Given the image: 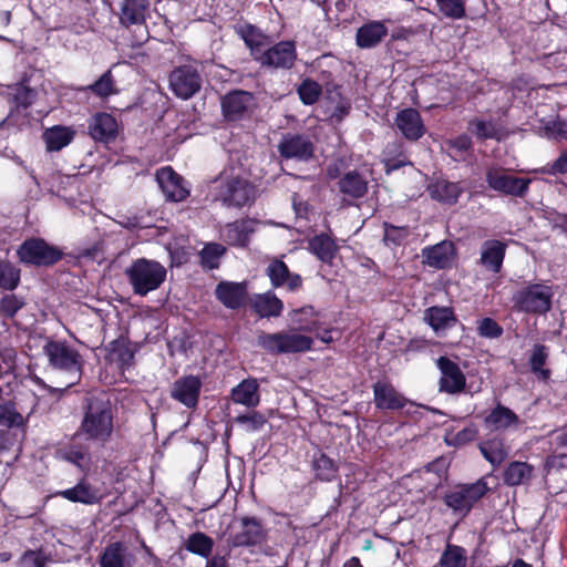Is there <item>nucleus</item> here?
<instances>
[{
	"label": "nucleus",
	"instance_id": "obj_1",
	"mask_svg": "<svg viewBox=\"0 0 567 567\" xmlns=\"http://www.w3.org/2000/svg\"><path fill=\"white\" fill-rule=\"evenodd\" d=\"M116 409L105 395H91L82 404V417L75 437L105 445L113 436Z\"/></svg>",
	"mask_w": 567,
	"mask_h": 567
},
{
	"label": "nucleus",
	"instance_id": "obj_2",
	"mask_svg": "<svg viewBox=\"0 0 567 567\" xmlns=\"http://www.w3.org/2000/svg\"><path fill=\"white\" fill-rule=\"evenodd\" d=\"M487 477L482 476L473 483H458L445 491L442 501L460 518L467 517L473 508L489 493Z\"/></svg>",
	"mask_w": 567,
	"mask_h": 567
},
{
	"label": "nucleus",
	"instance_id": "obj_3",
	"mask_svg": "<svg viewBox=\"0 0 567 567\" xmlns=\"http://www.w3.org/2000/svg\"><path fill=\"white\" fill-rule=\"evenodd\" d=\"M555 291L545 282H525L512 296L513 309L533 316H545L553 308Z\"/></svg>",
	"mask_w": 567,
	"mask_h": 567
},
{
	"label": "nucleus",
	"instance_id": "obj_4",
	"mask_svg": "<svg viewBox=\"0 0 567 567\" xmlns=\"http://www.w3.org/2000/svg\"><path fill=\"white\" fill-rule=\"evenodd\" d=\"M125 275L133 292L144 297L163 285L166 280L167 270L159 261L142 257L135 259L126 268Z\"/></svg>",
	"mask_w": 567,
	"mask_h": 567
},
{
	"label": "nucleus",
	"instance_id": "obj_5",
	"mask_svg": "<svg viewBox=\"0 0 567 567\" xmlns=\"http://www.w3.org/2000/svg\"><path fill=\"white\" fill-rule=\"evenodd\" d=\"M64 252L44 238L30 237L24 239L17 249L18 260L24 266L48 268L63 259Z\"/></svg>",
	"mask_w": 567,
	"mask_h": 567
},
{
	"label": "nucleus",
	"instance_id": "obj_6",
	"mask_svg": "<svg viewBox=\"0 0 567 567\" xmlns=\"http://www.w3.org/2000/svg\"><path fill=\"white\" fill-rule=\"evenodd\" d=\"M313 340L305 334L280 332H260L257 346L269 354L298 353L311 350Z\"/></svg>",
	"mask_w": 567,
	"mask_h": 567
},
{
	"label": "nucleus",
	"instance_id": "obj_7",
	"mask_svg": "<svg viewBox=\"0 0 567 567\" xmlns=\"http://www.w3.org/2000/svg\"><path fill=\"white\" fill-rule=\"evenodd\" d=\"M215 199L226 207L241 208L251 205L256 198L255 186L239 176L217 181Z\"/></svg>",
	"mask_w": 567,
	"mask_h": 567
},
{
	"label": "nucleus",
	"instance_id": "obj_8",
	"mask_svg": "<svg viewBox=\"0 0 567 567\" xmlns=\"http://www.w3.org/2000/svg\"><path fill=\"white\" fill-rule=\"evenodd\" d=\"M267 538L262 520L256 516H241L233 523L227 538L230 547L261 545Z\"/></svg>",
	"mask_w": 567,
	"mask_h": 567
},
{
	"label": "nucleus",
	"instance_id": "obj_9",
	"mask_svg": "<svg viewBox=\"0 0 567 567\" xmlns=\"http://www.w3.org/2000/svg\"><path fill=\"white\" fill-rule=\"evenodd\" d=\"M282 159L307 163L315 156L316 145L312 136L305 132H286L277 144Z\"/></svg>",
	"mask_w": 567,
	"mask_h": 567
},
{
	"label": "nucleus",
	"instance_id": "obj_10",
	"mask_svg": "<svg viewBox=\"0 0 567 567\" xmlns=\"http://www.w3.org/2000/svg\"><path fill=\"white\" fill-rule=\"evenodd\" d=\"M485 181L488 187L504 196L524 198L532 183L530 178L507 173L504 167L492 166L486 169Z\"/></svg>",
	"mask_w": 567,
	"mask_h": 567
},
{
	"label": "nucleus",
	"instance_id": "obj_11",
	"mask_svg": "<svg viewBox=\"0 0 567 567\" xmlns=\"http://www.w3.org/2000/svg\"><path fill=\"white\" fill-rule=\"evenodd\" d=\"M255 107V94L246 90L234 89L220 97L221 115L228 123L249 118Z\"/></svg>",
	"mask_w": 567,
	"mask_h": 567
},
{
	"label": "nucleus",
	"instance_id": "obj_12",
	"mask_svg": "<svg viewBox=\"0 0 567 567\" xmlns=\"http://www.w3.org/2000/svg\"><path fill=\"white\" fill-rule=\"evenodd\" d=\"M43 353L54 369L66 372H82L84 364L82 355L65 340L48 339L43 347Z\"/></svg>",
	"mask_w": 567,
	"mask_h": 567
},
{
	"label": "nucleus",
	"instance_id": "obj_13",
	"mask_svg": "<svg viewBox=\"0 0 567 567\" xmlns=\"http://www.w3.org/2000/svg\"><path fill=\"white\" fill-rule=\"evenodd\" d=\"M297 58L296 42L292 40H284L268 49L265 48L256 62L259 63L261 68L291 70L296 64Z\"/></svg>",
	"mask_w": 567,
	"mask_h": 567
},
{
	"label": "nucleus",
	"instance_id": "obj_14",
	"mask_svg": "<svg viewBox=\"0 0 567 567\" xmlns=\"http://www.w3.org/2000/svg\"><path fill=\"white\" fill-rule=\"evenodd\" d=\"M373 404L379 411L396 412L403 410L412 402L401 393L391 382L388 375L377 380L372 384Z\"/></svg>",
	"mask_w": 567,
	"mask_h": 567
},
{
	"label": "nucleus",
	"instance_id": "obj_15",
	"mask_svg": "<svg viewBox=\"0 0 567 567\" xmlns=\"http://www.w3.org/2000/svg\"><path fill=\"white\" fill-rule=\"evenodd\" d=\"M168 80L172 92L182 100L193 97L202 87L199 71L192 64L176 66Z\"/></svg>",
	"mask_w": 567,
	"mask_h": 567
},
{
	"label": "nucleus",
	"instance_id": "obj_16",
	"mask_svg": "<svg viewBox=\"0 0 567 567\" xmlns=\"http://www.w3.org/2000/svg\"><path fill=\"white\" fill-rule=\"evenodd\" d=\"M441 372L439 391L447 394H457L465 390L466 378L460 365L450 358L442 355L436 360Z\"/></svg>",
	"mask_w": 567,
	"mask_h": 567
},
{
	"label": "nucleus",
	"instance_id": "obj_17",
	"mask_svg": "<svg viewBox=\"0 0 567 567\" xmlns=\"http://www.w3.org/2000/svg\"><path fill=\"white\" fill-rule=\"evenodd\" d=\"M203 382L198 375H183L176 379L171 386V398L187 409H196L199 403Z\"/></svg>",
	"mask_w": 567,
	"mask_h": 567
},
{
	"label": "nucleus",
	"instance_id": "obj_18",
	"mask_svg": "<svg viewBox=\"0 0 567 567\" xmlns=\"http://www.w3.org/2000/svg\"><path fill=\"white\" fill-rule=\"evenodd\" d=\"M91 443L92 442H87L83 437H75L74 433L68 444L56 450L55 456L59 460L74 465L80 471L86 472L92 462Z\"/></svg>",
	"mask_w": 567,
	"mask_h": 567
},
{
	"label": "nucleus",
	"instance_id": "obj_19",
	"mask_svg": "<svg viewBox=\"0 0 567 567\" xmlns=\"http://www.w3.org/2000/svg\"><path fill=\"white\" fill-rule=\"evenodd\" d=\"M156 181L166 199L169 202H183L190 194L183 176L177 174L171 166L159 168L156 172Z\"/></svg>",
	"mask_w": 567,
	"mask_h": 567
},
{
	"label": "nucleus",
	"instance_id": "obj_20",
	"mask_svg": "<svg viewBox=\"0 0 567 567\" xmlns=\"http://www.w3.org/2000/svg\"><path fill=\"white\" fill-rule=\"evenodd\" d=\"M272 288H286L287 291L295 292L302 288V277L299 274L291 272L288 265L278 258L272 259L266 270Z\"/></svg>",
	"mask_w": 567,
	"mask_h": 567
},
{
	"label": "nucleus",
	"instance_id": "obj_21",
	"mask_svg": "<svg viewBox=\"0 0 567 567\" xmlns=\"http://www.w3.org/2000/svg\"><path fill=\"white\" fill-rule=\"evenodd\" d=\"M506 250V241L499 239H486L481 245V254L477 264L487 272L497 275L503 269Z\"/></svg>",
	"mask_w": 567,
	"mask_h": 567
},
{
	"label": "nucleus",
	"instance_id": "obj_22",
	"mask_svg": "<svg viewBox=\"0 0 567 567\" xmlns=\"http://www.w3.org/2000/svg\"><path fill=\"white\" fill-rule=\"evenodd\" d=\"M396 128L410 142H417L426 133L421 113L413 107H405L396 113L394 118Z\"/></svg>",
	"mask_w": 567,
	"mask_h": 567
},
{
	"label": "nucleus",
	"instance_id": "obj_23",
	"mask_svg": "<svg viewBox=\"0 0 567 567\" xmlns=\"http://www.w3.org/2000/svg\"><path fill=\"white\" fill-rule=\"evenodd\" d=\"M215 297L227 309L238 310L248 298L247 282L220 281L215 288Z\"/></svg>",
	"mask_w": 567,
	"mask_h": 567
},
{
	"label": "nucleus",
	"instance_id": "obj_24",
	"mask_svg": "<svg viewBox=\"0 0 567 567\" xmlns=\"http://www.w3.org/2000/svg\"><path fill=\"white\" fill-rule=\"evenodd\" d=\"M54 496L83 505H95L102 501L100 489L93 486L85 476L80 478L74 486L55 492Z\"/></svg>",
	"mask_w": 567,
	"mask_h": 567
},
{
	"label": "nucleus",
	"instance_id": "obj_25",
	"mask_svg": "<svg viewBox=\"0 0 567 567\" xmlns=\"http://www.w3.org/2000/svg\"><path fill=\"white\" fill-rule=\"evenodd\" d=\"M104 359L109 363L115 362L122 372L133 367L135 361V351L131 349L130 341L126 337L118 338L109 342L105 348Z\"/></svg>",
	"mask_w": 567,
	"mask_h": 567
},
{
	"label": "nucleus",
	"instance_id": "obj_26",
	"mask_svg": "<svg viewBox=\"0 0 567 567\" xmlns=\"http://www.w3.org/2000/svg\"><path fill=\"white\" fill-rule=\"evenodd\" d=\"M135 557L123 542L107 544L99 556L100 567H134Z\"/></svg>",
	"mask_w": 567,
	"mask_h": 567
},
{
	"label": "nucleus",
	"instance_id": "obj_27",
	"mask_svg": "<svg viewBox=\"0 0 567 567\" xmlns=\"http://www.w3.org/2000/svg\"><path fill=\"white\" fill-rule=\"evenodd\" d=\"M87 128L94 141L110 143L116 138L118 125L113 115L100 112L90 120Z\"/></svg>",
	"mask_w": 567,
	"mask_h": 567
},
{
	"label": "nucleus",
	"instance_id": "obj_28",
	"mask_svg": "<svg viewBox=\"0 0 567 567\" xmlns=\"http://www.w3.org/2000/svg\"><path fill=\"white\" fill-rule=\"evenodd\" d=\"M388 35V28L382 21L370 20L357 29L355 44L360 49L378 47Z\"/></svg>",
	"mask_w": 567,
	"mask_h": 567
},
{
	"label": "nucleus",
	"instance_id": "obj_29",
	"mask_svg": "<svg viewBox=\"0 0 567 567\" xmlns=\"http://www.w3.org/2000/svg\"><path fill=\"white\" fill-rule=\"evenodd\" d=\"M237 34L249 49V54L254 61L260 56V53L269 44V37L265 34L258 27L251 23H245L236 28Z\"/></svg>",
	"mask_w": 567,
	"mask_h": 567
},
{
	"label": "nucleus",
	"instance_id": "obj_30",
	"mask_svg": "<svg viewBox=\"0 0 567 567\" xmlns=\"http://www.w3.org/2000/svg\"><path fill=\"white\" fill-rule=\"evenodd\" d=\"M427 189L432 199L450 206L455 205L464 193L461 183L450 182L444 178H437Z\"/></svg>",
	"mask_w": 567,
	"mask_h": 567
},
{
	"label": "nucleus",
	"instance_id": "obj_31",
	"mask_svg": "<svg viewBox=\"0 0 567 567\" xmlns=\"http://www.w3.org/2000/svg\"><path fill=\"white\" fill-rule=\"evenodd\" d=\"M422 256L430 267L445 269L455 256V247L452 241L443 240L434 246L425 247L422 250Z\"/></svg>",
	"mask_w": 567,
	"mask_h": 567
},
{
	"label": "nucleus",
	"instance_id": "obj_32",
	"mask_svg": "<svg viewBox=\"0 0 567 567\" xmlns=\"http://www.w3.org/2000/svg\"><path fill=\"white\" fill-rule=\"evenodd\" d=\"M523 422L519 416L502 403H497V405L484 417L485 426L494 431H505L511 427H518Z\"/></svg>",
	"mask_w": 567,
	"mask_h": 567
},
{
	"label": "nucleus",
	"instance_id": "obj_33",
	"mask_svg": "<svg viewBox=\"0 0 567 567\" xmlns=\"http://www.w3.org/2000/svg\"><path fill=\"white\" fill-rule=\"evenodd\" d=\"M338 189L344 198L360 199L367 195L369 183L363 175L353 169L344 173L339 178Z\"/></svg>",
	"mask_w": 567,
	"mask_h": 567
},
{
	"label": "nucleus",
	"instance_id": "obj_34",
	"mask_svg": "<svg viewBox=\"0 0 567 567\" xmlns=\"http://www.w3.org/2000/svg\"><path fill=\"white\" fill-rule=\"evenodd\" d=\"M148 11V0H124L121 6L120 22L125 28L145 24Z\"/></svg>",
	"mask_w": 567,
	"mask_h": 567
},
{
	"label": "nucleus",
	"instance_id": "obj_35",
	"mask_svg": "<svg viewBox=\"0 0 567 567\" xmlns=\"http://www.w3.org/2000/svg\"><path fill=\"white\" fill-rule=\"evenodd\" d=\"M424 320L436 333L450 329L458 322L454 309L447 306L429 307L424 311Z\"/></svg>",
	"mask_w": 567,
	"mask_h": 567
},
{
	"label": "nucleus",
	"instance_id": "obj_36",
	"mask_svg": "<svg viewBox=\"0 0 567 567\" xmlns=\"http://www.w3.org/2000/svg\"><path fill=\"white\" fill-rule=\"evenodd\" d=\"M382 164L385 175H391L404 166L413 165L404 150L403 143L398 141L386 144L383 151Z\"/></svg>",
	"mask_w": 567,
	"mask_h": 567
},
{
	"label": "nucleus",
	"instance_id": "obj_37",
	"mask_svg": "<svg viewBox=\"0 0 567 567\" xmlns=\"http://www.w3.org/2000/svg\"><path fill=\"white\" fill-rule=\"evenodd\" d=\"M0 429L9 431L12 436L17 435V432L24 434L25 419L17 410V405L13 401L7 400L0 404Z\"/></svg>",
	"mask_w": 567,
	"mask_h": 567
},
{
	"label": "nucleus",
	"instance_id": "obj_38",
	"mask_svg": "<svg viewBox=\"0 0 567 567\" xmlns=\"http://www.w3.org/2000/svg\"><path fill=\"white\" fill-rule=\"evenodd\" d=\"M250 308L260 318L279 317L284 310V302L272 291H267L256 295Z\"/></svg>",
	"mask_w": 567,
	"mask_h": 567
},
{
	"label": "nucleus",
	"instance_id": "obj_39",
	"mask_svg": "<svg viewBox=\"0 0 567 567\" xmlns=\"http://www.w3.org/2000/svg\"><path fill=\"white\" fill-rule=\"evenodd\" d=\"M231 400L247 408H256L260 403L259 384L256 379L243 380L231 390Z\"/></svg>",
	"mask_w": 567,
	"mask_h": 567
},
{
	"label": "nucleus",
	"instance_id": "obj_40",
	"mask_svg": "<svg viewBox=\"0 0 567 567\" xmlns=\"http://www.w3.org/2000/svg\"><path fill=\"white\" fill-rule=\"evenodd\" d=\"M549 358V348L542 343H535L532 348L528 365L530 372L537 378L538 381L548 382L551 377V370L546 368Z\"/></svg>",
	"mask_w": 567,
	"mask_h": 567
},
{
	"label": "nucleus",
	"instance_id": "obj_41",
	"mask_svg": "<svg viewBox=\"0 0 567 567\" xmlns=\"http://www.w3.org/2000/svg\"><path fill=\"white\" fill-rule=\"evenodd\" d=\"M478 449L484 458L494 467L501 465L508 456L509 449L499 435L486 439L480 443Z\"/></svg>",
	"mask_w": 567,
	"mask_h": 567
},
{
	"label": "nucleus",
	"instance_id": "obj_42",
	"mask_svg": "<svg viewBox=\"0 0 567 567\" xmlns=\"http://www.w3.org/2000/svg\"><path fill=\"white\" fill-rule=\"evenodd\" d=\"M309 249L320 261L331 265L339 248L329 235L322 233L310 239Z\"/></svg>",
	"mask_w": 567,
	"mask_h": 567
},
{
	"label": "nucleus",
	"instance_id": "obj_43",
	"mask_svg": "<svg viewBox=\"0 0 567 567\" xmlns=\"http://www.w3.org/2000/svg\"><path fill=\"white\" fill-rule=\"evenodd\" d=\"M251 220L240 219L235 220L226 226V239L231 246L247 247L249 244L250 235L254 233Z\"/></svg>",
	"mask_w": 567,
	"mask_h": 567
},
{
	"label": "nucleus",
	"instance_id": "obj_44",
	"mask_svg": "<svg viewBox=\"0 0 567 567\" xmlns=\"http://www.w3.org/2000/svg\"><path fill=\"white\" fill-rule=\"evenodd\" d=\"M534 467L527 462L513 461L503 473V482L508 486L527 483L533 476Z\"/></svg>",
	"mask_w": 567,
	"mask_h": 567
},
{
	"label": "nucleus",
	"instance_id": "obj_45",
	"mask_svg": "<svg viewBox=\"0 0 567 567\" xmlns=\"http://www.w3.org/2000/svg\"><path fill=\"white\" fill-rule=\"evenodd\" d=\"M47 150L59 152L68 146L74 138V131L71 127L55 125L43 133Z\"/></svg>",
	"mask_w": 567,
	"mask_h": 567
},
{
	"label": "nucleus",
	"instance_id": "obj_46",
	"mask_svg": "<svg viewBox=\"0 0 567 567\" xmlns=\"http://www.w3.org/2000/svg\"><path fill=\"white\" fill-rule=\"evenodd\" d=\"M82 92H90L96 97L107 99L118 92L116 89V82L112 70L105 71L96 81L92 84L79 89Z\"/></svg>",
	"mask_w": 567,
	"mask_h": 567
},
{
	"label": "nucleus",
	"instance_id": "obj_47",
	"mask_svg": "<svg viewBox=\"0 0 567 567\" xmlns=\"http://www.w3.org/2000/svg\"><path fill=\"white\" fill-rule=\"evenodd\" d=\"M312 470L317 480L332 482L338 476L339 466L326 453L319 451L313 455Z\"/></svg>",
	"mask_w": 567,
	"mask_h": 567
},
{
	"label": "nucleus",
	"instance_id": "obj_48",
	"mask_svg": "<svg viewBox=\"0 0 567 567\" xmlns=\"http://www.w3.org/2000/svg\"><path fill=\"white\" fill-rule=\"evenodd\" d=\"M184 548L203 558H209L214 549V539L203 532H195L184 542Z\"/></svg>",
	"mask_w": 567,
	"mask_h": 567
},
{
	"label": "nucleus",
	"instance_id": "obj_49",
	"mask_svg": "<svg viewBox=\"0 0 567 567\" xmlns=\"http://www.w3.org/2000/svg\"><path fill=\"white\" fill-rule=\"evenodd\" d=\"M466 549L450 543L445 546L439 560V567H466Z\"/></svg>",
	"mask_w": 567,
	"mask_h": 567
},
{
	"label": "nucleus",
	"instance_id": "obj_50",
	"mask_svg": "<svg viewBox=\"0 0 567 567\" xmlns=\"http://www.w3.org/2000/svg\"><path fill=\"white\" fill-rule=\"evenodd\" d=\"M21 281V270L7 259H0V289L12 291Z\"/></svg>",
	"mask_w": 567,
	"mask_h": 567
},
{
	"label": "nucleus",
	"instance_id": "obj_51",
	"mask_svg": "<svg viewBox=\"0 0 567 567\" xmlns=\"http://www.w3.org/2000/svg\"><path fill=\"white\" fill-rule=\"evenodd\" d=\"M226 254V247L218 243L206 244L199 252L203 268L213 270L219 267L220 258Z\"/></svg>",
	"mask_w": 567,
	"mask_h": 567
},
{
	"label": "nucleus",
	"instance_id": "obj_52",
	"mask_svg": "<svg viewBox=\"0 0 567 567\" xmlns=\"http://www.w3.org/2000/svg\"><path fill=\"white\" fill-rule=\"evenodd\" d=\"M297 94L302 104L313 105L320 100L322 87L317 81L306 78L297 86Z\"/></svg>",
	"mask_w": 567,
	"mask_h": 567
},
{
	"label": "nucleus",
	"instance_id": "obj_53",
	"mask_svg": "<svg viewBox=\"0 0 567 567\" xmlns=\"http://www.w3.org/2000/svg\"><path fill=\"white\" fill-rule=\"evenodd\" d=\"M446 144L449 146V150L451 151L450 156L454 161L465 159V154L473 150L472 138L465 133L460 134L452 140H449Z\"/></svg>",
	"mask_w": 567,
	"mask_h": 567
},
{
	"label": "nucleus",
	"instance_id": "obj_54",
	"mask_svg": "<svg viewBox=\"0 0 567 567\" xmlns=\"http://www.w3.org/2000/svg\"><path fill=\"white\" fill-rule=\"evenodd\" d=\"M11 101L14 104L13 107L22 109L23 111H28V109L32 105L35 92L28 85L23 83L17 84L12 92L10 93Z\"/></svg>",
	"mask_w": 567,
	"mask_h": 567
},
{
	"label": "nucleus",
	"instance_id": "obj_55",
	"mask_svg": "<svg viewBox=\"0 0 567 567\" xmlns=\"http://www.w3.org/2000/svg\"><path fill=\"white\" fill-rule=\"evenodd\" d=\"M468 131L480 141L498 138L497 130L492 122L474 118L468 122Z\"/></svg>",
	"mask_w": 567,
	"mask_h": 567
},
{
	"label": "nucleus",
	"instance_id": "obj_56",
	"mask_svg": "<svg viewBox=\"0 0 567 567\" xmlns=\"http://www.w3.org/2000/svg\"><path fill=\"white\" fill-rule=\"evenodd\" d=\"M477 334L485 339H498L503 336V327L493 318L485 317L477 320Z\"/></svg>",
	"mask_w": 567,
	"mask_h": 567
},
{
	"label": "nucleus",
	"instance_id": "obj_57",
	"mask_svg": "<svg viewBox=\"0 0 567 567\" xmlns=\"http://www.w3.org/2000/svg\"><path fill=\"white\" fill-rule=\"evenodd\" d=\"M436 3L446 18L460 20L466 14L465 0H439Z\"/></svg>",
	"mask_w": 567,
	"mask_h": 567
},
{
	"label": "nucleus",
	"instance_id": "obj_58",
	"mask_svg": "<svg viewBox=\"0 0 567 567\" xmlns=\"http://www.w3.org/2000/svg\"><path fill=\"white\" fill-rule=\"evenodd\" d=\"M384 241L394 246H400L409 236L408 226H395L391 223L384 221Z\"/></svg>",
	"mask_w": 567,
	"mask_h": 567
},
{
	"label": "nucleus",
	"instance_id": "obj_59",
	"mask_svg": "<svg viewBox=\"0 0 567 567\" xmlns=\"http://www.w3.org/2000/svg\"><path fill=\"white\" fill-rule=\"evenodd\" d=\"M24 306V301L16 295H4L0 299V312L6 318L12 319Z\"/></svg>",
	"mask_w": 567,
	"mask_h": 567
},
{
	"label": "nucleus",
	"instance_id": "obj_60",
	"mask_svg": "<svg viewBox=\"0 0 567 567\" xmlns=\"http://www.w3.org/2000/svg\"><path fill=\"white\" fill-rule=\"evenodd\" d=\"M235 422L238 424L247 425L248 431H258L264 427L267 423L266 416L258 412L252 411L248 414H239L235 417Z\"/></svg>",
	"mask_w": 567,
	"mask_h": 567
},
{
	"label": "nucleus",
	"instance_id": "obj_61",
	"mask_svg": "<svg viewBox=\"0 0 567 567\" xmlns=\"http://www.w3.org/2000/svg\"><path fill=\"white\" fill-rule=\"evenodd\" d=\"M477 427L474 424H471L455 433L453 437L450 441H447V444L453 446H462L470 442H473L477 437Z\"/></svg>",
	"mask_w": 567,
	"mask_h": 567
},
{
	"label": "nucleus",
	"instance_id": "obj_62",
	"mask_svg": "<svg viewBox=\"0 0 567 567\" xmlns=\"http://www.w3.org/2000/svg\"><path fill=\"white\" fill-rule=\"evenodd\" d=\"M542 173L548 175H566L567 174V148L564 150L559 156L550 164H547L540 169Z\"/></svg>",
	"mask_w": 567,
	"mask_h": 567
},
{
	"label": "nucleus",
	"instance_id": "obj_63",
	"mask_svg": "<svg viewBox=\"0 0 567 567\" xmlns=\"http://www.w3.org/2000/svg\"><path fill=\"white\" fill-rule=\"evenodd\" d=\"M29 122V113L28 111H23L22 109L12 107L8 114V116L3 120V124L7 126H17L21 127Z\"/></svg>",
	"mask_w": 567,
	"mask_h": 567
},
{
	"label": "nucleus",
	"instance_id": "obj_64",
	"mask_svg": "<svg viewBox=\"0 0 567 567\" xmlns=\"http://www.w3.org/2000/svg\"><path fill=\"white\" fill-rule=\"evenodd\" d=\"M434 344L433 341L425 339L424 337H415L409 340L404 348L405 353H417L429 350Z\"/></svg>",
	"mask_w": 567,
	"mask_h": 567
}]
</instances>
